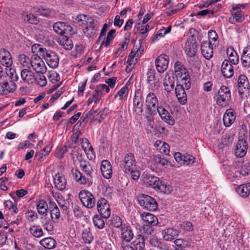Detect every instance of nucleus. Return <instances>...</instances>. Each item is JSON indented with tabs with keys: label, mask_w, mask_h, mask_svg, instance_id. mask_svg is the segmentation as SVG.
Returning a JSON list of instances; mask_svg holds the SVG:
<instances>
[{
	"label": "nucleus",
	"mask_w": 250,
	"mask_h": 250,
	"mask_svg": "<svg viewBox=\"0 0 250 250\" xmlns=\"http://www.w3.org/2000/svg\"><path fill=\"white\" fill-rule=\"evenodd\" d=\"M144 181L146 185L161 192L168 194L170 192L169 187L158 177L147 173L144 177Z\"/></svg>",
	"instance_id": "obj_1"
},
{
	"label": "nucleus",
	"mask_w": 250,
	"mask_h": 250,
	"mask_svg": "<svg viewBox=\"0 0 250 250\" xmlns=\"http://www.w3.org/2000/svg\"><path fill=\"white\" fill-rule=\"evenodd\" d=\"M143 92L140 89H136L132 100L131 109L134 115L141 116L144 111Z\"/></svg>",
	"instance_id": "obj_2"
},
{
	"label": "nucleus",
	"mask_w": 250,
	"mask_h": 250,
	"mask_svg": "<svg viewBox=\"0 0 250 250\" xmlns=\"http://www.w3.org/2000/svg\"><path fill=\"white\" fill-rule=\"evenodd\" d=\"M138 201L140 205L145 209L150 211H155L158 208V204L155 199L152 197L140 194L138 196Z\"/></svg>",
	"instance_id": "obj_3"
},
{
	"label": "nucleus",
	"mask_w": 250,
	"mask_h": 250,
	"mask_svg": "<svg viewBox=\"0 0 250 250\" xmlns=\"http://www.w3.org/2000/svg\"><path fill=\"white\" fill-rule=\"evenodd\" d=\"M198 46V43L192 40V41L188 42L185 47V50L187 52V55L189 57L188 61L191 65L194 67H197L200 64L199 62L196 60L197 58L195 57Z\"/></svg>",
	"instance_id": "obj_4"
},
{
	"label": "nucleus",
	"mask_w": 250,
	"mask_h": 250,
	"mask_svg": "<svg viewBox=\"0 0 250 250\" xmlns=\"http://www.w3.org/2000/svg\"><path fill=\"white\" fill-rule=\"evenodd\" d=\"M216 97V103L217 104L225 106L229 104L231 98V94L229 88L225 85H222L218 90Z\"/></svg>",
	"instance_id": "obj_5"
},
{
	"label": "nucleus",
	"mask_w": 250,
	"mask_h": 250,
	"mask_svg": "<svg viewBox=\"0 0 250 250\" xmlns=\"http://www.w3.org/2000/svg\"><path fill=\"white\" fill-rule=\"evenodd\" d=\"M79 196L83 205L87 208H91L95 206V198L90 192L82 190L80 192Z\"/></svg>",
	"instance_id": "obj_6"
},
{
	"label": "nucleus",
	"mask_w": 250,
	"mask_h": 250,
	"mask_svg": "<svg viewBox=\"0 0 250 250\" xmlns=\"http://www.w3.org/2000/svg\"><path fill=\"white\" fill-rule=\"evenodd\" d=\"M42 58L38 55H33L31 58V66L37 73H45L47 68L42 60Z\"/></svg>",
	"instance_id": "obj_7"
},
{
	"label": "nucleus",
	"mask_w": 250,
	"mask_h": 250,
	"mask_svg": "<svg viewBox=\"0 0 250 250\" xmlns=\"http://www.w3.org/2000/svg\"><path fill=\"white\" fill-rule=\"evenodd\" d=\"M120 166L121 167H123V170L125 173H127V171L136 169V160L133 154L131 153L126 154Z\"/></svg>",
	"instance_id": "obj_8"
},
{
	"label": "nucleus",
	"mask_w": 250,
	"mask_h": 250,
	"mask_svg": "<svg viewBox=\"0 0 250 250\" xmlns=\"http://www.w3.org/2000/svg\"><path fill=\"white\" fill-rule=\"evenodd\" d=\"M97 208L102 217L107 219L110 216L111 213L110 207L105 199L100 198L97 201Z\"/></svg>",
	"instance_id": "obj_9"
},
{
	"label": "nucleus",
	"mask_w": 250,
	"mask_h": 250,
	"mask_svg": "<svg viewBox=\"0 0 250 250\" xmlns=\"http://www.w3.org/2000/svg\"><path fill=\"white\" fill-rule=\"evenodd\" d=\"M53 29L58 34L62 35L64 34H72L75 32L73 31V28L69 24H66L64 22L58 21L53 24Z\"/></svg>",
	"instance_id": "obj_10"
},
{
	"label": "nucleus",
	"mask_w": 250,
	"mask_h": 250,
	"mask_svg": "<svg viewBox=\"0 0 250 250\" xmlns=\"http://www.w3.org/2000/svg\"><path fill=\"white\" fill-rule=\"evenodd\" d=\"M47 65L52 68H56L58 66L59 58L57 53L50 50H48L43 58Z\"/></svg>",
	"instance_id": "obj_11"
},
{
	"label": "nucleus",
	"mask_w": 250,
	"mask_h": 250,
	"mask_svg": "<svg viewBox=\"0 0 250 250\" xmlns=\"http://www.w3.org/2000/svg\"><path fill=\"white\" fill-rule=\"evenodd\" d=\"M147 83L153 90L159 87V80L156 77V71L154 69H149L146 73Z\"/></svg>",
	"instance_id": "obj_12"
},
{
	"label": "nucleus",
	"mask_w": 250,
	"mask_h": 250,
	"mask_svg": "<svg viewBox=\"0 0 250 250\" xmlns=\"http://www.w3.org/2000/svg\"><path fill=\"white\" fill-rule=\"evenodd\" d=\"M248 145L247 141L245 139H239L236 145L234 154L238 158H242L247 153Z\"/></svg>",
	"instance_id": "obj_13"
},
{
	"label": "nucleus",
	"mask_w": 250,
	"mask_h": 250,
	"mask_svg": "<svg viewBox=\"0 0 250 250\" xmlns=\"http://www.w3.org/2000/svg\"><path fill=\"white\" fill-rule=\"evenodd\" d=\"M169 62V57L167 55H161L155 61L158 72L163 73L167 70Z\"/></svg>",
	"instance_id": "obj_14"
},
{
	"label": "nucleus",
	"mask_w": 250,
	"mask_h": 250,
	"mask_svg": "<svg viewBox=\"0 0 250 250\" xmlns=\"http://www.w3.org/2000/svg\"><path fill=\"white\" fill-rule=\"evenodd\" d=\"M201 50L203 56L206 59L209 60L213 57V47L210 41L202 42L201 45Z\"/></svg>",
	"instance_id": "obj_15"
},
{
	"label": "nucleus",
	"mask_w": 250,
	"mask_h": 250,
	"mask_svg": "<svg viewBox=\"0 0 250 250\" xmlns=\"http://www.w3.org/2000/svg\"><path fill=\"white\" fill-rule=\"evenodd\" d=\"M162 120L169 125H173L175 124V120L170 116V114L163 106H160L156 109Z\"/></svg>",
	"instance_id": "obj_16"
},
{
	"label": "nucleus",
	"mask_w": 250,
	"mask_h": 250,
	"mask_svg": "<svg viewBox=\"0 0 250 250\" xmlns=\"http://www.w3.org/2000/svg\"><path fill=\"white\" fill-rule=\"evenodd\" d=\"M0 60L2 64L7 67L11 66L13 63L10 53L5 48L0 49Z\"/></svg>",
	"instance_id": "obj_17"
},
{
	"label": "nucleus",
	"mask_w": 250,
	"mask_h": 250,
	"mask_svg": "<svg viewBox=\"0 0 250 250\" xmlns=\"http://www.w3.org/2000/svg\"><path fill=\"white\" fill-rule=\"evenodd\" d=\"M231 64L227 60H225L222 62L221 72L225 78H230L233 75V68Z\"/></svg>",
	"instance_id": "obj_18"
},
{
	"label": "nucleus",
	"mask_w": 250,
	"mask_h": 250,
	"mask_svg": "<svg viewBox=\"0 0 250 250\" xmlns=\"http://www.w3.org/2000/svg\"><path fill=\"white\" fill-rule=\"evenodd\" d=\"M80 166L82 170L87 176L86 178H89V182H91L92 178V173L93 170L88 161L85 160H81L79 161Z\"/></svg>",
	"instance_id": "obj_19"
},
{
	"label": "nucleus",
	"mask_w": 250,
	"mask_h": 250,
	"mask_svg": "<svg viewBox=\"0 0 250 250\" xmlns=\"http://www.w3.org/2000/svg\"><path fill=\"white\" fill-rule=\"evenodd\" d=\"M101 170L103 176L109 179L112 174V167L110 162L107 160H103L101 165Z\"/></svg>",
	"instance_id": "obj_20"
},
{
	"label": "nucleus",
	"mask_w": 250,
	"mask_h": 250,
	"mask_svg": "<svg viewBox=\"0 0 250 250\" xmlns=\"http://www.w3.org/2000/svg\"><path fill=\"white\" fill-rule=\"evenodd\" d=\"M175 90L178 101L181 104H185L187 103V94L184 86L181 83L177 84Z\"/></svg>",
	"instance_id": "obj_21"
},
{
	"label": "nucleus",
	"mask_w": 250,
	"mask_h": 250,
	"mask_svg": "<svg viewBox=\"0 0 250 250\" xmlns=\"http://www.w3.org/2000/svg\"><path fill=\"white\" fill-rule=\"evenodd\" d=\"M235 112L231 109H227L223 116L224 125L226 127L229 126L235 121Z\"/></svg>",
	"instance_id": "obj_22"
},
{
	"label": "nucleus",
	"mask_w": 250,
	"mask_h": 250,
	"mask_svg": "<svg viewBox=\"0 0 250 250\" xmlns=\"http://www.w3.org/2000/svg\"><path fill=\"white\" fill-rule=\"evenodd\" d=\"M146 103V106L153 108L155 109H157L160 106H159L158 99L155 94L153 92H149L147 94Z\"/></svg>",
	"instance_id": "obj_23"
},
{
	"label": "nucleus",
	"mask_w": 250,
	"mask_h": 250,
	"mask_svg": "<svg viewBox=\"0 0 250 250\" xmlns=\"http://www.w3.org/2000/svg\"><path fill=\"white\" fill-rule=\"evenodd\" d=\"M162 234L165 240L171 241L178 236L179 231L173 228H167L162 231Z\"/></svg>",
	"instance_id": "obj_24"
},
{
	"label": "nucleus",
	"mask_w": 250,
	"mask_h": 250,
	"mask_svg": "<svg viewBox=\"0 0 250 250\" xmlns=\"http://www.w3.org/2000/svg\"><path fill=\"white\" fill-rule=\"evenodd\" d=\"M237 83L238 92L240 95L244 93V90L249 89L250 83L247 77L245 75H241L239 76Z\"/></svg>",
	"instance_id": "obj_25"
},
{
	"label": "nucleus",
	"mask_w": 250,
	"mask_h": 250,
	"mask_svg": "<svg viewBox=\"0 0 250 250\" xmlns=\"http://www.w3.org/2000/svg\"><path fill=\"white\" fill-rule=\"evenodd\" d=\"M71 172L75 181L79 184L85 185L87 182H89V178H86L77 169L72 168Z\"/></svg>",
	"instance_id": "obj_26"
},
{
	"label": "nucleus",
	"mask_w": 250,
	"mask_h": 250,
	"mask_svg": "<svg viewBox=\"0 0 250 250\" xmlns=\"http://www.w3.org/2000/svg\"><path fill=\"white\" fill-rule=\"evenodd\" d=\"M54 182L55 187L59 190H63L66 186L65 178L59 173L56 174L54 177Z\"/></svg>",
	"instance_id": "obj_27"
},
{
	"label": "nucleus",
	"mask_w": 250,
	"mask_h": 250,
	"mask_svg": "<svg viewBox=\"0 0 250 250\" xmlns=\"http://www.w3.org/2000/svg\"><path fill=\"white\" fill-rule=\"evenodd\" d=\"M22 79L28 83H33L35 81L34 73L28 69H24L21 72Z\"/></svg>",
	"instance_id": "obj_28"
},
{
	"label": "nucleus",
	"mask_w": 250,
	"mask_h": 250,
	"mask_svg": "<svg viewBox=\"0 0 250 250\" xmlns=\"http://www.w3.org/2000/svg\"><path fill=\"white\" fill-rule=\"evenodd\" d=\"M134 233L129 226H124L121 228V237L125 242H130L133 238Z\"/></svg>",
	"instance_id": "obj_29"
},
{
	"label": "nucleus",
	"mask_w": 250,
	"mask_h": 250,
	"mask_svg": "<svg viewBox=\"0 0 250 250\" xmlns=\"http://www.w3.org/2000/svg\"><path fill=\"white\" fill-rule=\"evenodd\" d=\"M141 217L146 224L150 225L151 226H155L158 223V219L156 216L150 213L144 212Z\"/></svg>",
	"instance_id": "obj_30"
},
{
	"label": "nucleus",
	"mask_w": 250,
	"mask_h": 250,
	"mask_svg": "<svg viewBox=\"0 0 250 250\" xmlns=\"http://www.w3.org/2000/svg\"><path fill=\"white\" fill-rule=\"evenodd\" d=\"M235 190L241 197H247L250 193V183L238 186Z\"/></svg>",
	"instance_id": "obj_31"
},
{
	"label": "nucleus",
	"mask_w": 250,
	"mask_h": 250,
	"mask_svg": "<svg viewBox=\"0 0 250 250\" xmlns=\"http://www.w3.org/2000/svg\"><path fill=\"white\" fill-rule=\"evenodd\" d=\"M58 42L66 50H70L73 46L72 40L67 36H62L58 39Z\"/></svg>",
	"instance_id": "obj_32"
},
{
	"label": "nucleus",
	"mask_w": 250,
	"mask_h": 250,
	"mask_svg": "<svg viewBox=\"0 0 250 250\" xmlns=\"http://www.w3.org/2000/svg\"><path fill=\"white\" fill-rule=\"evenodd\" d=\"M241 8H244L242 4L237 5L235 7H233L232 9L235 12L232 14L233 19L235 20L236 22H242L244 20V17L242 15Z\"/></svg>",
	"instance_id": "obj_33"
},
{
	"label": "nucleus",
	"mask_w": 250,
	"mask_h": 250,
	"mask_svg": "<svg viewBox=\"0 0 250 250\" xmlns=\"http://www.w3.org/2000/svg\"><path fill=\"white\" fill-rule=\"evenodd\" d=\"M32 51L34 53H36L34 55H38L42 58L48 52L49 49H47L46 48L43 47L42 45L39 44H35L32 45L31 47Z\"/></svg>",
	"instance_id": "obj_34"
},
{
	"label": "nucleus",
	"mask_w": 250,
	"mask_h": 250,
	"mask_svg": "<svg viewBox=\"0 0 250 250\" xmlns=\"http://www.w3.org/2000/svg\"><path fill=\"white\" fill-rule=\"evenodd\" d=\"M156 109L146 106L144 116L146 119L148 123L150 124L154 121V115L156 114Z\"/></svg>",
	"instance_id": "obj_35"
},
{
	"label": "nucleus",
	"mask_w": 250,
	"mask_h": 250,
	"mask_svg": "<svg viewBox=\"0 0 250 250\" xmlns=\"http://www.w3.org/2000/svg\"><path fill=\"white\" fill-rule=\"evenodd\" d=\"M40 244L47 249H52L56 247V242L52 237H47L40 241Z\"/></svg>",
	"instance_id": "obj_36"
},
{
	"label": "nucleus",
	"mask_w": 250,
	"mask_h": 250,
	"mask_svg": "<svg viewBox=\"0 0 250 250\" xmlns=\"http://www.w3.org/2000/svg\"><path fill=\"white\" fill-rule=\"evenodd\" d=\"M38 213L41 215H47L48 212V206L46 202L44 200H40L36 205Z\"/></svg>",
	"instance_id": "obj_37"
},
{
	"label": "nucleus",
	"mask_w": 250,
	"mask_h": 250,
	"mask_svg": "<svg viewBox=\"0 0 250 250\" xmlns=\"http://www.w3.org/2000/svg\"><path fill=\"white\" fill-rule=\"evenodd\" d=\"M34 12L39 15L47 17H51L53 14L51 10L48 8H45L43 6H39L33 8Z\"/></svg>",
	"instance_id": "obj_38"
},
{
	"label": "nucleus",
	"mask_w": 250,
	"mask_h": 250,
	"mask_svg": "<svg viewBox=\"0 0 250 250\" xmlns=\"http://www.w3.org/2000/svg\"><path fill=\"white\" fill-rule=\"evenodd\" d=\"M165 89L167 92H170L174 87V78H171L169 75L167 74L164 82Z\"/></svg>",
	"instance_id": "obj_39"
},
{
	"label": "nucleus",
	"mask_w": 250,
	"mask_h": 250,
	"mask_svg": "<svg viewBox=\"0 0 250 250\" xmlns=\"http://www.w3.org/2000/svg\"><path fill=\"white\" fill-rule=\"evenodd\" d=\"M132 244L136 248V250H143L145 248V238L141 235H138L137 237L132 242Z\"/></svg>",
	"instance_id": "obj_40"
},
{
	"label": "nucleus",
	"mask_w": 250,
	"mask_h": 250,
	"mask_svg": "<svg viewBox=\"0 0 250 250\" xmlns=\"http://www.w3.org/2000/svg\"><path fill=\"white\" fill-rule=\"evenodd\" d=\"M227 54L229 56V61L230 63L233 64H237L239 62V59L237 53L232 48L230 50L227 49Z\"/></svg>",
	"instance_id": "obj_41"
},
{
	"label": "nucleus",
	"mask_w": 250,
	"mask_h": 250,
	"mask_svg": "<svg viewBox=\"0 0 250 250\" xmlns=\"http://www.w3.org/2000/svg\"><path fill=\"white\" fill-rule=\"evenodd\" d=\"M82 238L85 243L90 244L92 242L93 237L89 228H86L83 230Z\"/></svg>",
	"instance_id": "obj_42"
},
{
	"label": "nucleus",
	"mask_w": 250,
	"mask_h": 250,
	"mask_svg": "<svg viewBox=\"0 0 250 250\" xmlns=\"http://www.w3.org/2000/svg\"><path fill=\"white\" fill-rule=\"evenodd\" d=\"M44 73H37L35 76V81L36 83L41 86H44L47 83V81L45 77L43 75Z\"/></svg>",
	"instance_id": "obj_43"
},
{
	"label": "nucleus",
	"mask_w": 250,
	"mask_h": 250,
	"mask_svg": "<svg viewBox=\"0 0 250 250\" xmlns=\"http://www.w3.org/2000/svg\"><path fill=\"white\" fill-rule=\"evenodd\" d=\"M103 217L98 215H95L93 218V222L94 226L99 229H103L104 226V222Z\"/></svg>",
	"instance_id": "obj_44"
},
{
	"label": "nucleus",
	"mask_w": 250,
	"mask_h": 250,
	"mask_svg": "<svg viewBox=\"0 0 250 250\" xmlns=\"http://www.w3.org/2000/svg\"><path fill=\"white\" fill-rule=\"evenodd\" d=\"M97 30V27L96 25H87L83 32L86 36L90 37L95 34Z\"/></svg>",
	"instance_id": "obj_45"
},
{
	"label": "nucleus",
	"mask_w": 250,
	"mask_h": 250,
	"mask_svg": "<svg viewBox=\"0 0 250 250\" xmlns=\"http://www.w3.org/2000/svg\"><path fill=\"white\" fill-rule=\"evenodd\" d=\"M19 60L21 65L24 67L30 68L31 65V59H29L24 54H20L19 56Z\"/></svg>",
	"instance_id": "obj_46"
},
{
	"label": "nucleus",
	"mask_w": 250,
	"mask_h": 250,
	"mask_svg": "<svg viewBox=\"0 0 250 250\" xmlns=\"http://www.w3.org/2000/svg\"><path fill=\"white\" fill-rule=\"evenodd\" d=\"M30 233L36 237H40L43 235L42 230L37 226H33L29 229Z\"/></svg>",
	"instance_id": "obj_47"
},
{
	"label": "nucleus",
	"mask_w": 250,
	"mask_h": 250,
	"mask_svg": "<svg viewBox=\"0 0 250 250\" xmlns=\"http://www.w3.org/2000/svg\"><path fill=\"white\" fill-rule=\"evenodd\" d=\"M51 218L54 222H58L60 217V211L58 207L55 209H51L50 210Z\"/></svg>",
	"instance_id": "obj_48"
},
{
	"label": "nucleus",
	"mask_w": 250,
	"mask_h": 250,
	"mask_svg": "<svg viewBox=\"0 0 250 250\" xmlns=\"http://www.w3.org/2000/svg\"><path fill=\"white\" fill-rule=\"evenodd\" d=\"M48 78L49 81L53 83L58 82L60 79L59 74L55 71L49 72Z\"/></svg>",
	"instance_id": "obj_49"
},
{
	"label": "nucleus",
	"mask_w": 250,
	"mask_h": 250,
	"mask_svg": "<svg viewBox=\"0 0 250 250\" xmlns=\"http://www.w3.org/2000/svg\"><path fill=\"white\" fill-rule=\"evenodd\" d=\"M103 92L101 91L99 89H98V88L96 87L92 97L93 99L94 100L95 103H98L100 100H101Z\"/></svg>",
	"instance_id": "obj_50"
},
{
	"label": "nucleus",
	"mask_w": 250,
	"mask_h": 250,
	"mask_svg": "<svg viewBox=\"0 0 250 250\" xmlns=\"http://www.w3.org/2000/svg\"><path fill=\"white\" fill-rule=\"evenodd\" d=\"M174 74L177 79L178 78L181 79L185 78L188 75L186 68L181 69L179 71H174Z\"/></svg>",
	"instance_id": "obj_51"
},
{
	"label": "nucleus",
	"mask_w": 250,
	"mask_h": 250,
	"mask_svg": "<svg viewBox=\"0 0 250 250\" xmlns=\"http://www.w3.org/2000/svg\"><path fill=\"white\" fill-rule=\"evenodd\" d=\"M129 242L123 241L121 243V248L122 250H136L134 245L132 243H129Z\"/></svg>",
	"instance_id": "obj_52"
},
{
	"label": "nucleus",
	"mask_w": 250,
	"mask_h": 250,
	"mask_svg": "<svg viewBox=\"0 0 250 250\" xmlns=\"http://www.w3.org/2000/svg\"><path fill=\"white\" fill-rule=\"evenodd\" d=\"M154 160L156 163L160 164L162 166H164L168 163L167 160L161 155L155 156Z\"/></svg>",
	"instance_id": "obj_53"
},
{
	"label": "nucleus",
	"mask_w": 250,
	"mask_h": 250,
	"mask_svg": "<svg viewBox=\"0 0 250 250\" xmlns=\"http://www.w3.org/2000/svg\"><path fill=\"white\" fill-rule=\"evenodd\" d=\"M250 172V164L249 162L244 164L241 169L240 174L244 176L248 175Z\"/></svg>",
	"instance_id": "obj_54"
},
{
	"label": "nucleus",
	"mask_w": 250,
	"mask_h": 250,
	"mask_svg": "<svg viewBox=\"0 0 250 250\" xmlns=\"http://www.w3.org/2000/svg\"><path fill=\"white\" fill-rule=\"evenodd\" d=\"M24 20L28 21L31 24H37L39 21L38 19L32 14L26 15L24 17Z\"/></svg>",
	"instance_id": "obj_55"
},
{
	"label": "nucleus",
	"mask_w": 250,
	"mask_h": 250,
	"mask_svg": "<svg viewBox=\"0 0 250 250\" xmlns=\"http://www.w3.org/2000/svg\"><path fill=\"white\" fill-rule=\"evenodd\" d=\"M111 225L116 228H119L122 225V220L119 216H115L111 220Z\"/></svg>",
	"instance_id": "obj_56"
},
{
	"label": "nucleus",
	"mask_w": 250,
	"mask_h": 250,
	"mask_svg": "<svg viewBox=\"0 0 250 250\" xmlns=\"http://www.w3.org/2000/svg\"><path fill=\"white\" fill-rule=\"evenodd\" d=\"M183 165H188L192 164L194 162L195 158L192 155H184L183 157Z\"/></svg>",
	"instance_id": "obj_57"
},
{
	"label": "nucleus",
	"mask_w": 250,
	"mask_h": 250,
	"mask_svg": "<svg viewBox=\"0 0 250 250\" xmlns=\"http://www.w3.org/2000/svg\"><path fill=\"white\" fill-rule=\"evenodd\" d=\"M128 91V89L127 86H124L122 87L117 93V94L115 96V97L116 98L118 96H119L120 100H123L125 97L124 95L126 93L127 94Z\"/></svg>",
	"instance_id": "obj_58"
},
{
	"label": "nucleus",
	"mask_w": 250,
	"mask_h": 250,
	"mask_svg": "<svg viewBox=\"0 0 250 250\" xmlns=\"http://www.w3.org/2000/svg\"><path fill=\"white\" fill-rule=\"evenodd\" d=\"M26 217L28 221L33 222L38 218V214L32 210H28L26 213Z\"/></svg>",
	"instance_id": "obj_59"
},
{
	"label": "nucleus",
	"mask_w": 250,
	"mask_h": 250,
	"mask_svg": "<svg viewBox=\"0 0 250 250\" xmlns=\"http://www.w3.org/2000/svg\"><path fill=\"white\" fill-rule=\"evenodd\" d=\"M181 81L182 84H181L183 85L185 89H188L190 87L191 83L190 81V78L188 75V76H187V77L181 79Z\"/></svg>",
	"instance_id": "obj_60"
},
{
	"label": "nucleus",
	"mask_w": 250,
	"mask_h": 250,
	"mask_svg": "<svg viewBox=\"0 0 250 250\" xmlns=\"http://www.w3.org/2000/svg\"><path fill=\"white\" fill-rule=\"evenodd\" d=\"M233 139L229 135H225L222 140V144L223 146H229L232 143Z\"/></svg>",
	"instance_id": "obj_61"
},
{
	"label": "nucleus",
	"mask_w": 250,
	"mask_h": 250,
	"mask_svg": "<svg viewBox=\"0 0 250 250\" xmlns=\"http://www.w3.org/2000/svg\"><path fill=\"white\" fill-rule=\"evenodd\" d=\"M250 61V52L249 50V47H245L243 50L241 60Z\"/></svg>",
	"instance_id": "obj_62"
},
{
	"label": "nucleus",
	"mask_w": 250,
	"mask_h": 250,
	"mask_svg": "<svg viewBox=\"0 0 250 250\" xmlns=\"http://www.w3.org/2000/svg\"><path fill=\"white\" fill-rule=\"evenodd\" d=\"M8 83L4 82L3 83H0V94L6 95L8 93V91L7 89L8 87Z\"/></svg>",
	"instance_id": "obj_63"
},
{
	"label": "nucleus",
	"mask_w": 250,
	"mask_h": 250,
	"mask_svg": "<svg viewBox=\"0 0 250 250\" xmlns=\"http://www.w3.org/2000/svg\"><path fill=\"white\" fill-rule=\"evenodd\" d=\"M130 172L131 174V177L134 180H137L139 179L140 176V173L139 171L136 169L130 170V171H127V173Z\"/></svg>",
	"instance_id": "obj_64"
}]
</instances>
